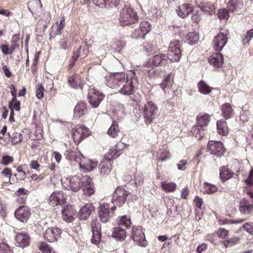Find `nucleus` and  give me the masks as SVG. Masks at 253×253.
<instances>
[{
  "mask_svg": "<svg viewBox=\"0 0 253 253\" xmlns=\"http://www.w3.org/2000/svg\"><path fill=\"white\" fill-rule=\"evenodd\" d=\"M68 84L69 85L74 88H83V80L77 74H75L68 78Z\"/></svg>",
  "mask_w": 253,
  "mask_h": 253,
  "instance_id": "nucleus-25",
  "label": "nucleus"
},
{
  "mask_svg": "<svg viewBox=\"0 0 253 253\" xmlns=\"http://www.w3.org/2000/svg\"><path fill=\"white\" fill-rule=\"evenodd\" d=\"M253 37V29L248 32L246 37L243 39V42L245 44L248 43Z\"/></svg>",
  "mask_w": 253,
  "mask_h": 253,
  "instance_id": "nucleus-62",
  "label": "nucleus"
},
{
  "mask_svg": "<svg viewBox=\"0 0 253 253\" xmlns=\"http://www.w3.org/2000/svg\"><path fill=\"white\" fill-rule=\"evenodd\" d=\"M238 208L242 214L248 216L252 214L253 211V203L246 199H243L240 201Z\"/></svg>",
  "mask_w": 253,
  "mask_h": 253,
  "instance_id": "nucleus-16",
  "label": "nucleus"
},
{
  "mask_svg": "<svg viewBox=\"0 0 253 253\" xmlns=\"http://www.w3.org/2000/svg\"><path fill=\"white\" fill-rule=\"evenodd\" d=\"M139 28L142 33H143L146 35L148 32L150 31L151 29V26L148 22L143 21L140 23Z\"/></svg>",
  "mask_w": 253,
  "mask_h": 253,
  "instance_id": "nucleus-44",
  "label": "nucleus"
},
{
  "mask_svg": "<svg viewBox=\"0 0 253 253\" xmlns=\"http://www.w3.org/2000/svg\"><path fill=\"white\" fill-rule=\"evenodd\" d=\"M158 112V107L152 101H148L145 105L143 116L146 124H150L156 118Z\"/></svg>",
  "mask_w": 253,
  "mask_h": 253,
  "instance_id": "nucleus-6",
  "label": "nucleus"
},
{
  "mask_svg": "<svg viewBox=\"0 0 253 253\" xmlns=\"http://www.w3.org/2000/svg\"><path fill=\"white\" fill-rule=\"evenodd\" d=\"M68 40L66 38H63L59 42V48L62 49H66L68 48Z\"/></svg>",
  "mask_w": 253,
  "mask_h": 253,
  "instance_id": "nucleus-61",
  "label": "nucleus"
},
{
  "mask_svg": "<svg viewBox=\"0 0 253 253\" xmlns=\"http://www.w3.org/2000/svg\"><path fill=\"white\" fill-rule=\"evenodd\" d=\"M227 41L226 34L222 33L218 34L212 41L213 48L217 51H221L227 43Z\"/></svg>",
  "mask_w": 253,
  "mask_h": 253,
  "instance_id": "nucleus-12",
  "label": "nucleus"
},
{
  "mask_svg": "<svg viewBox=\"0 0 253 253\" xmlns=\"http://www.w3.org/2000/svg\"><path fill=\"white\" fill-rule=\"evenodd\" d=\"M192 11V7L187 3L183 4L176 9L178 15L182 18L186 17Z\"/></svg>",
  "mask_w": 253,
  "mask_h": 253,
  "instance_id": "nucleus-28",
  "label": "nucleus"
},
{
  "mask_svg": "<svg viewBox=\"0 0 253 253\" xmlns=\"http://www.w3.org/2000/svg\"><path fill=\"white\" fill-rule=\"evenodd\" d=\"M100 173L102 174H108L112 170L111 161L103 158L99 165Z\"/></svg>",
  "mask_w": 253,
  "mask_h": 253,
  "instance_id": "nucleus-24",
  "label": "nucleus"
},
{
  "mask_svg": "<svg viewBox=\"0 0 253 253\" xmlns=\"http://www.w3.org/2000/svg\"><path fill=\"white\" fill-rule=\"evenodd\" d=\"M243 229L250 234L253 235V226L249 223H246L243 225Z\"/></svg>",
  "mask_w": 253,
  "mask_h": 253,
  "instance_id": "nucleus-64",
  "label": "nucleus"
},
{
  "mask_svg": "<svg viewBox=\"0 0 253 253\" xmlns=\"http://www.w3.org/2000/svg\"><path fill=\"white\" fill-rule=\"evenodd\" d=\"M144 50L148 54H154L157 52V49L152 43H147L143 46Z\"/></svg>",
  "mask_w": 253,
  "mask_h": 253,
  "instance_id": "nucleus-46",
  "label": "nucleus"
},
{
  "mask_svg": "<svg viewBox=\"0 0 253 253\" xmlns=\"http://www.w3.org/2000/svg\"><path fill=\"white\" fill-rule=\"evenodd\" d=\"M201 9L204 13L208 14H212L215 13V7L214 5L210 2L202 4Z\"/></svg>",
  "mask_w": 253,
  "mask_h": 253,
  "instance_id": "nucleus-37",
  "label": "nucleus"
},
{
  "mask_svg": "<svg viewBox=\"0 0 253 253\" xmlns=\"http://www.w3.org/2000/svg\"><path fill=\"white\" fill-rule=\"evenodd\" d=\"M157 159L161 161H165L170 158V154L166 149H160L157 153Z\"/></svg>",
  "mask_w": 253,
  "mask_h": 253,
  "instance_id": "nucleus-40",
  "label": "nucleus"
},
{
  "mask_svg": "<svg viewBox=\"0 0 253 253\" xmlns=\"http://www.w3.org/2000/svg\"><path fill=\"white\" fill-rule=\"evenodd\" d=\"M23 137L21 133L14 132L11 137V142L13 144H16L21 142Z\"/></svg>",
  "mask_w": 253,
  "mask_h": 253,
  "instance_id": "nucleus-49",
  "label": "nucleus"
},
{
  "mask_svg": "<svg viewBox=\"0 0 253 253\" xmlns=\"http://www.w3.org/2000/svg\"><path fill=\"white\" fill-rule=\"evenodd\" d=\"M92 235L91 239L92 244L95 245H98L100 243L101 239V230L91 231Z\"/></svg>",
  "mask_w": 253,
  "mask_h": 253,
  "instance_id": "nucleus-41",
  "label": "nucleus"
},
{
  "mask_svg": "<svg viewBox=\"0 0 253 253\" xmlns=\"http://www.w3.org/2000/svg\"><path fill=\"white\" fill-rule=\"evenodd\" d=\"M115 148L114 147L110 149L108 153L105 155L104 158L111 161L112 160H113L118 157L120 155V153L117 152V153L116 155V154H115Z\"/></svg>",
  "mask_w": 253,
  "mask_h": 253,
  "instance_id": "nucleus-47",
  "label": "nucleus"
},
{
  "mask_svg": "<svg viewBox=\"0 0 253 253\" xmlns=\"http://www.w3.org/2000/svg\"><path fill=\"white\" fill-rule=\"evenodd\" d=\"M180 42L174 40L170 42L168 54L158 53L148 58L144 66L146 67L165 66L169 62L178 61L181 56Z\"/></svg>",
  "mask_w": 253,
  "mask_h": 253,
  "instance_id": "nucleus-1",
  "label": "nucleus"
},
{
  "mask_svg": "<svg viewBox=\"0 0 253 253\" xmlns=\"http://www.w3.org/2000/svg\"><path fill=\"white\" fill-rule=\"evenodd\" d=\"M86 110V105L83 102H79L74 108V116L80 118L84 115Z\"/></svg>",
  "mask_w": 253,
  "mask_h": 253,
  "instance_id": "nucleus-31",
  "label": "nucleus"
},
{
  "mask_svg": "<svg viewBox=\"0 0 253 253\" xmlns=\"http://www.w3.org/2000/svg\"><path fill=\"white\" fill-rule=\"evenodd\" d=\"M239 240L240 239L238 237L231 238L228 240L225 241L224 245L226 247L232 246L233 245L238 243Z\"/></svg>",
  "mask_w": 253,
  "mask_h": 253,
  "instance_id": "nucleus-51",
  "label": "nucleus"
},
{
  "mask_svg": "<svg viewBox=\"0 0 253 253\" xmlns=\"http://www.w3.org/2000/svg\"><path fill=\"white\" fill-rule=\"evenodd\" d=\"M78 164L81 169L86 171H91L97 166V162L87 159L83 156Z\"/></svg>",
  "mask_w": 253,
  "mask_h": 253,
  "instance_id": "nucleus-21",
  "label": "nucleus"
},
{
  "mask_svg": "<svg viewBox=\"0 0 253 253\" xmlns=\"http://www.w3.org/2000/svg\"><path fill=\"white\" fill-rule=\"evenodd\" d=\"M203 127L200 125L194 126L191 129L192 136L196 137L198 140L201 139L205 134V129Z\"/></svg>",
  "mask_w": 253,
  "mask_h": 253,
  "instance_id": "nucleus-29",
  "label": "nucleus"
},
{
  "mask_svg": "<svg viewBox=\"0 0 253 253\" xmlns=\"http://www.w3.org/2000/svg\"><path fill=\"white\" fill-rule=\"evenodd\" d=\"M130 194V192L125 190L122 186L117 187L112 196L111 201L114 206L111 208L112 211L116 209V206L121 207L126 202L127 197Z\"/></svg>",
  "mask_w": 253,
  "mask_h": 253,
  "instance_id": "nucleus-5",
  "label": "nucleus"
},
{
  "mask_svg": "<svg viewBox=\"0 0 253 253\" xmlns=\"http://www.w3.org/2000/svg\"><path fill=\"white\" fill-rule=\"evenodd\" d=\"M162 186L167 192H172L175 190L176 187L175 183L167 181L162 182Z\"/></svg>",
  "mask_w": 253,
  "mask_h": 253,
  "instance_id": "nucleus-42",
  "label": "nucleus"
},
{
  "mask_svg": "<svg viewBox=\"0 0 253 253\" xmlns=\"http://www.w3.org/2000/svg\"><path fill=\"white\" fill-rule=\"evenodd\" d=\"M15 217L22 222H27L31 215L29 208L26 206H20L14 212Z\"/></svg>",
  "mask_w": 253,
  "mask_h": 253,
  "instance_id": "nucleus-13",
  "label": "nucleus"
},
{
  "mask_svg": "<svg viewBox=\"0 0 253 253\" xmlns=\"http://www.w3.org/2000/svg\"><path fill=\"white\" fill-rule=\"evenodd\" d=\"M199 40V36L196 31L189 32L185 36L186 41L190 44H194Z\"/></svg>",
  "mask_w": 253,
  "mask_h": 253,
  "instance_id": "nucleus-33",
  "label": "nucleus"
},
{
  "mask_svg": "<svg viewBox=\"0 0 253 253\" xmlns=\"http://www.w3.org/2000/svg\"><path fill=\"white\" fill-rule=\"evenodd\" d=\"M218 17L220 19H227L229 17V10L225 8L219 10Z\"/></svg>",
  "mask_w": 253,
  "mask_h": 253,
  "instance_id": "nucleus-50",
  "label": "nucleus"
},
{
  "mask_svg": "<svg viewBox=\"0 0 253 253\" xmlns=\"http://www.w3.org/2000/svg\"><path fill=\"white\" fill-rule=\"evenodd\" d=\"M137 13L129 5H125L120 12L118 20L122 26H129L138 21Z\"/></svg>",
  "mask_w": 253,
  "mask_h": 253,
  "instance_id": "nucleus-4",
  "label": "nucleus"
},
{
  "mask_svg": "<svg viewBox=\"0 0 253 253\" xmlns=\"http://www.w3.org/2000/svg\"><path fill=\"white\" fill-rule=\"evenodd\" d=\"M112 237L118 241H123L126 237V229H123L121 226H117L114 228Z\"/></svg>",
  "mask_w": 253,
  "mask_h": 253,
  "instance_id": "nucleus-27",
  "label": "nucleus"
},
{
  "mask_svg": "<svg viewBox=\"0 0 253 253\" xmlns=\"http://www.w3.org/2000/svg\"><path fill=\"white\" fill-rule=\"evenodd\" d=\"M1 174L5 177L10 178L12 175L11 169L8 168H4L1 171Z\"/></svg>",
  "mask_w": 253,
  "mask_h": 253,
  "instance_id": "nucleus-63",
  "label": "nucleus"
},
{
  "mask_svg": "<svg viewBox=\"0 0 253 253\" xmlns=\"http://www.w3.org/2000/svg\"><path fill=\"white\" fill-rule=\"evenodd\" d=\"M117 223L118 226H121L123 228L125 227L126 229L130 228L132 224L130 217L126 215L118 217L117 219Z\"/></svg>",
  "mask_w": 253,
  "mask_h": 253,
  "instance_id": "nucleus-26",
  "label": "nucleus"
},
{
  "mask_svg": "<svg viewBox=\"0 0 253 253\" xmlns=\"http://www.w3.org/2000/svg\"><path fill=\"white\" fill-rule=\"evenodd\" d=\"M208 150L212 155L220 157L223 155L225 149L219 141H210L208 144Z\"/></svg>",
  "mask_w": 253,
  "mask_h": 253,
  "instance_id": "nucleus-10",
  "label": "nucleus"
},
{
  "mask_svg": "<svg viewBox=\"0 0 253 253\" xmlns=\"http://www.w3.org/2000/svg\"><path fill=\"white\" fill-rule=\"evenodd\" d=\"M119 133V128L117 122L113 121L112 125L107 131V134L109 136L115 138L118 136Z\"/></svg>",
  "mask_w": 253,
  "mask_h": 253,
  "instance_id": "nucleus-35",
  "label": "nucleus"
},
{
  "mask_svg": "<svg viewBox=\"0 0 253 253\" xmlns=\"http://www.w3.org/2000/svg\"><path fill=\"white\" fill-rule=\"evenodd\" d=\"M104 97V94L94 88L89 90L87 98L90 105L93 108L98 107L99 104Z\"/></svg>",
  "mask_w": 253,
  "mask_h": 253,
  "instance_id": "nucleus-8",
  "label": "nucleus"
},
{
  "mask_svg": "<svg viewBox=\"0 0 253 253\" xmlns=\"http://www.w3.org/2000/svg\"><path fill=\"white\" fill-rule=\"evenodd\" d=\"M65 26V18L64 17H61L60 22L59 24L58 25V27L57 28L56 31L55 32L56 35H60L62 33V31L64 28Z\"/></svg>",
  "mask_w": 253,
  "mask_h": 253,
  "instance_id": "nucleus-55",
  "label": "nucleus"
},
{
  "mask_svg": "<svg viewBox=\"0 0 253 253\" xmlns=\"http://www.w3.org/2000/svg\"><path fill=\"white\" fill-rule=\"evenodd\" d=\"M13 158L9 156H4L2 158L1 164L5 166H7L13 161Z\"/></svg>",
  "mask_w": 253,
  "mask_h": 253,
  "instance_id": "nucleus-60",
  "label": "nucleus"
},
{
  "mask_svg": "<svg viewBox=\"0 0 253 253\" xmlns=\"http://www.w3.org/2000/svg\"><path fill=\"white\" fill-rule=\"evenodd\" d=\"M246 219H238L235 220L224 219L223 224H241L244 222Z\"/></svg>",
  "mask_w": 253,
  "mask_h": 253,
  "instance_id": "nucleus-59",
  "label": "nucleus"
},
{
  "mask_svg": "<svg viewBox=\"0 0 253 253\" xmlns=\"http://www.w3.org/2000/svg\"><path fill=\"white\" fill-rule=\"evenodd\" d=\"M29 9L31 10V7H34L35 8H37L39 7H42V4L41 0H31L28 3Z\"/></svg>",
  "mask_w": 253,
  "mask_h": 253,
  "instance_id": "nucleus-53",
  "label": "nucleus"
},
{
  "mask_svg": "<svg viewBox=\"0 0 253 253\" xmlns=\"http://www.w3.org/2000/svg\"><path fill=\"white\" fill-rule=\"evenodd\" d=\"M135 184L136 185H141L143 183V175L141 173H136L134 175Z\"/></svg>",
  "mask_w": 253,
  "mask_h": 253,
  "instance_id": "nucleus-56",
  "label": "nucleus"
},
{
  "mask_svg": "<svg viewBox=\"0 0 253 253\" xmlns=\"http://www.w3.org/2000/svg\"><path fill=\"white\" fill-rule=\"evenodd\" d=\"M91 226V231L101 230V225L96 217L92 219Z\"/></svg>",
  "mask_w": 253,
  "mask_h": 253,
  "instance_id": "nucleus-52",
  "label": "nucleus"
},
{
  "mask_svg": "<svg viewBox=\"0 0 253 253\" xmlns=\"http://www.w3.org/2000/svg\"><path fill=\"white\" fill-rule=\"evenodd\" d=\"M20 101L17 99H15L14 101H11L9 102V107L17 111H19L20 109Z\"/></svg>",
  "mask_w": 253,
  "mask_h": 253,
  "instance_id": "nucleus-54",
  "label": "nucleus"
},
{
  "mask_svg": "<svg viewBox=\"0 0 253 253\" xmlns=\"http://www.w3.org/2000/svg\"><path fill=\"white\" fill-rule=\"evenodd\" d=\"M83 186V193L86 196H90L94 192V186L92 183V180L91 178L89 183H84Z\"/></svg>",
  "mask_w": 253,
  "mask_h": 253,
  "instance_id": "nucleus-38",
  "label": "nucleus"
},
{
  "mask_svg": "<svg viewBox=\"0 0 253 253\" xmlns=\"http://www.w3.org/2000/svg\"><path fill=\"white\" fill-rule=\"evenodd\" d=\"M198 87L199 91L203 94H208L212 90V88L203 81H200L198 84Z\"/></svg>",
  "mask_w": 253,
  "mask_h": 253,
  "instance_id": "nucleus-39",
  "label": "nucleus"
},
{
  "mask_svg": "<svg viewBox=\"0 0 253 253\" xmlns=\"http://www.w3.org/2000/svg\"><path fill=\"white\" fill-rule=\"evenodd\" d=\"M145 36V35L142 33L139 28L138 29H135L134 31H133L132 33V37L136 39L143 38Z\"/></svg>",
  "mask_w": 253,
  "mask_h": 253,
  "instance_id": "nucleus-58",
  "label": "nucleus"
},
{
  "mask_svg": "<svg viewBox=\"0 0 253 253\" xmlns=\"http://www.w3.org/2000/svg\"><path fill=\"white\" fill-rule=\"evenodd\" d=\"M0 253H12L10 247L3 240H0Z\"/></svg>",
  "mask_w": 253,
  "mask_h": 253,
  "instance_id": "nucleus-43",
  "label": "nucleus"
},
{
  "mask_svg": "<svg viewBox=\"0 0 253 253\" xmlns=\"http://www.w3.org/2000/svg\"><path fill=\"white\" fill-rule=\"evenodd\" d=\"M93 210L94 207L92 203L85 204L81 208L78 213V217L81 220H85L88 218Z\"/></svg>",
  "mask_w": 253,
  "mask_h": 253,
  "instance_id": "nucleus-20",
  "label": "nucleus"
},
{
  "mask_svg": "<svg viewBox=\"0 0 253 253\" xmlns=\"http://www.w3.org/2000/svg\"><path fill=\"white\" fill-rule=\"evenodd\" d=\"M223 56L221 53H213L209 58L210 65L216 68L220 67L223 63Z\"/></svg>",
  "mask_w": 253,
  "mask_h": 253,
  "instance_id": "nucleus-22",
  "label": "nucleus"
},
{
  "mask_svg": "<svg viewBox=\"0 0 253 253\" xmlns=\"http://www.w3.org/2000/svg\"><path fill=\"white\" fill-rule=\"evenodd\" d=\"M65 156L68 160L75 161L79 163L83 157V155L77 148H73L66 151Z\"/></svg>",
  "mask_w": 253,
  "mask_h": 253,
  "instance_id": "nucleus-18",
  "label": "nucleus"
},
{
  "mask_svg": "<svg viewBox=\"0 0 253 253\" xmlns=\"http://www.w3.org/2000/svg\"><path fill=\"white\" fill-rule=\"evenodd\" d=\"M61 233L59 228L56 227H50L47 228L44 232V238L49 242H54L57 240L58 237Z\"/></svg>",
  "mask_w": 253,
  "mask_h": 253,
  "instance_id": "nucleus-14",
  "label": "nucleus"
},
{
  "mask_svg": "<svg viewBox=\"0 0 253 253\" xmlns=\"http://www.w3.org/2000/svg\"><path fill=\"white\" fill-rule=\"evenodd\" d=\"M76 211L71 205H67L62 210V218L67 222H71L74 220Z\"/></svg>",
  "mask_w": 253,
  "mask_h": 253,
  "instance_id": "nucleus-19",
  "label": "nucleus"
},
{
  "mask_svg": "<svg viewBox=\"0 0 253 253\" xmlns=\"http://www.w3.org/2000/svg\"><path fill=\"white\" fill-rule=\"evenodd\" d=\"M91 178L87 175L77 174L70 178H67L63 182L64 187L74 192H78L84 183H89Z\"/></svg>",
  "mask_w": 253,
  "mask_h": 253,
  "instance_id": "nucleus-3",
  "label": "nucleus"
},
{
  "mask_svg": "<svg viewBox=\"0 0 253 253\" xmlns=\"http://www.w3.org/2000/svg\"><path fill=\"white\" fill-rule=\"evenodd\" d=\"M210 120V116L208 114L201 113L197 117V124L203 126L207 125Z\"/></svg>",
  "mask_w": 253,
  "mask_h": 253,
  "instance_id": "nucleus-34",
  "label": "nucleus"
},
{
  "mask_svg": "<svg viewBox=\"0 0 253 253\" xmlns=\"http://www.w3.org/2000/svg\"><path fill=\"white\" fill-rule=\"evenodd\" d=\"M93 3L100 8H116L120 3V0H92Z\"/></svg>",
  "mask_w": 253,
  "mask_h": 253,
  "instance_id": "nucleus-17",
  "label": "nucleus"
},
{
  "mask_svg": "<svg viewBox=\"0 0 253 253\" xmlns=\"http://www.w3.org/2000/svg\"><path fill=\"white\" fill-rule=\"evenodd\" d=\"M232 175V173L227 168L223 167L220 171V176L223 180H227Z\"/></svg>",
  "mask_w": 253,
  "mask_h": 253,
  "instance_id": "nucleus-45",
  "label": "nucleus"
},
{
  "mask_svg": "<svg viewBox=\"0 0 253 253\" xmlns=\"http://www.w3.org/2000/svg\"><path fill=\"white\" fill-rule=\"evenodd\" d=\"M131 238L138 245L145 246L147 241L145 240L144 232L140 226L133 227L131 232Z\"/></svg>",
  "mask_w": 253,
  "mask_h": 253,
  "instance_id": "nucleus-9",
  "label": "nucleus"
},
{
  "mask_svg": "<svg viewBox=\"0 0 253 253\" xmlns=\"http://www.w3.org/2000/svg\"><path fill=\"white\" fill-rule=\"evenodd\" d=\"M89 130L87 127L82 124L78 125L73 129L72 136L74 142L79 143L83 139L89 135Z\"/></svg>",
  "mask_w": 253,
  "mask_h": 253,
  "instance_id": "nucleus-7",
  "label": "nucleus"
},
{
  "mask_svg": "<svg viewBox=\"0 0 253 253\" xmlns=\"http://www.w3.org/2000/svg\"><path fill=\"white\" fill-rule=\"evenodd\" d=\"M48 203L51 206H62L65 202V198L62 191L54 192L48 198Z\"/></svg>",
  "mask_w": 253,
  "mask_h": 253,
  "instance_id": "nucleus-11",
  "label": "nucleus"
},
{
  "mask_svg": "<svg viewBox=\"0 0 253 253\" xmlns=\"http://www.w3.org/2000/svg\"><path fill=\"white\" fill-rule=\"evenodd\" d=\"M16 246L24 248L30 244L29 236L27 234L19 233L15 237Z\"/></svg>",
  "mask_w": 253,
  "mask_h": 253,
  "instance_id": "nucleus-23",
  "label": "nucleus"
},
{
  "mask_svg": "<svg viewBox=\"0 0 253 253\" xmlns=\"http://www.w3.org/2000/svg\"><path fill=\"white\" fill-rule=\"evenodd\" d=\"M105 84L110 88L117 89L123 94L129 95L132 93L136 80L128 79L123 73L109 74L104 78Z\"/></svg>",
  "mask_w": 253,
  "mask_h": 253,
  "instance_id": "nucleus-2",
  "label": "nucleus"
},
{
  "mask_svg": "<svg viewBox=\"0 0 253 253\" xmlns=\"http://www.w3.org/2000/svg\"><path fill=\"white\" fill-rule=\"evenodd\" d=\"M228 6L229 12H236L238 7V0H230L228 3Z\"/></svg>",
  "mask_w": 253,
  "mask_h": 253,
  "instance_id": "nucleus-48",
  "label": "nucleus"
},
{
  "mask_svg": "<svg viewBox=\"0 0 253 253\" xmlns=\"http://www.w3.org/2000/svg\"><path fill=\"white\" fill-rule=\"evenodd\" d=\"M39 250L43 253H51V249L45 243H42L39 247Z\"/></svg>",
  "mask_w": 253,
  "mask_h": 253,
  "instance_id": "nucleus-57",
  "label": "nucleus"
},
{
  "mask_svg": "<svg viewBox=\"0 0 253 253\" xmlns=\"http://www.w3.org/2000/svg\"><path fill=\"white\" fill-rule=\"evenodd\" d=\"M217 188L215 185L208 182H204L201 188V192L205 194H211L217 191Z\"/></svg>",
  "mask_w": 253,
  "mask_h": 253,
  "instance_id": "nucleus-30",
  "label": "nucleus"
},
{
  "mask_svg": "<svg viewBox=\"0 0 253 253\" xmlns=\"http://www.w3.org/2000/svg\"><path fill=\"white\" fill-rule=\"evenodd\" d=\"M98 215L101 222H107L113 215V212L110 211V207L108 204H103L100 205Z\"/></svg>",
  "mask_w": 253,
  "mask_h": 253,
  "instance_id": "nucleus-15",
  "label": "nucleus"
},
{
  "mask_svg": "<svg viewBox=\"0 0 253 253\" xmlns=\"http://www.w3.org/2000/svg\"><path fill=\"white\" fill-rule=\"evenodd\" d=\"M222 114L225 119L231 118L233 115V110L229 103H225L221 106Z\"/></svg>",
  "mask_w": 253,
  "mask_h": 253,
  "instance_id": "nucleus-32",
  "label": "nucleus"
},
{
  "mask_svg": "<svg viewBox=\"0 0 253 253\" xmlns=\"http://www.w3.org/2000/svg\"><path fill=\"white\" fill-rule=\"evenodd\" d=\"M216 125L218 133L223 135H225L228 134V127L225 121L222 120L218 121Z\"/></svg>",
  "mask_w": 253,
  "mask_h": 253,
  "instance_id": "nucleus-36",
  "label": "nucleus"
}]
</instances>
